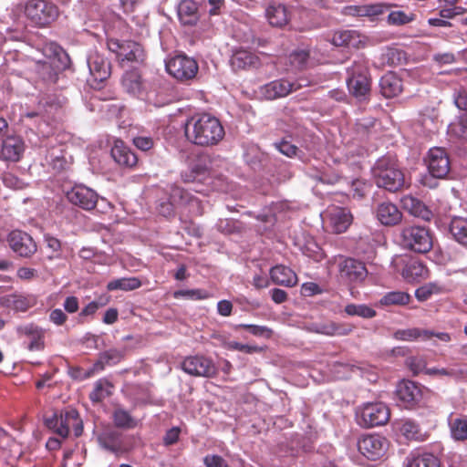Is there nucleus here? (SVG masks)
I'll return each mask as SVG.
<instances>
[{"instance_id": "nucleus-1", "label": "nucleus", "mask_w": 467, "mask_h": 467, "mask_svg": "<svg viewBox=\"0 0 467 467\" xmlns=\"http://www.w3.org/2000/svg\"><path fill=\"white\" fill-rule=\"evenodd\" d=\"M187 140L194 145L211 147L217 145L224 137L220 120L209 113L195 114L184 125Z\"/></svg>"}, {"instance_id": "nucleus-2", "label": "nucleus", "mask_w": 467, "mask_h": 467, "mask_svg": "<svg viewBox=\"0 0 467 467\" xmlns=\"http://www.w3.org/2000/svg\"><path fill=\"white\" fill-rule=\"evenodd\" d=\"M373 178L379 188L390 192L401 190L405 178L396 160L391 157H382L377 161L372 169Z\"/></svg>"}, {"instance_id": "nucleus-3", "label": "nucleus", "mask_w": 467, "mask_h": 467, "mask_svg": "<svg viewBox=\"0 0 467 467\" xmlns=\"http://www.w3.org/2000/svg\"><path fill=\"white\" fill-rule=\"evenodd\" d=\"M24 15L35 26H49L59 16L58 7L48 0H28L25 4Z\"/></svg>"}, {"instance_id": "nucleus-4", "label": "nucleus", "mask_w": 467, "mask_h": 467, "mask_svg": "<svg viewBox=\"0 0 467 467\" xmlns=\"http://www.w3.org/2000/svg\"><path fill=\"white\" fill-rule=\"evenodd\" d=\"M320 78L315 77H302L295 81L285 78H280L271 81L261 88V94L266 99H276L284 98L292 92L297 91L302 88L316 86L320 82Z\"/></svg>"}, {"instance_id": "nucleus-5", "label": "nucleus", "mask_w": 467, "mask_h": 467, "mask_svg": "<svg viewBox=\"0 0 467 467\" xmlns=\"http://www.w3.org/2000/svg\"><path fill=\"white\" fill-rule=\"evenodd\" d=\"M45 425L59 435L66 438L69 434L70 429L74 431L75 436L82 434L83 424L77 410L68 408L59 414L54 413L50 417L45 418Z\"/></svg>"}, {"instance_id": "nucleus-6", "label": "nucleus", "mask_w": 467, "mask_h": 467, "mask_svg": "<svg viewBox=\"0 0 467 467\" xmlns=\"http://www.w3.org/2000/svg\"><path fill=\"white\" fill-rule=\"evenodd\" d=\"M400 236L403 248L418 254H426L433 246L432 235L424 226H405L401 229Z\"/></svg>"}, {"instance_id": "nucleus-7", "label": "nucleus", "mask_w": 467, "mask_h": 467, "mask_svg": "<svg viewBox=\"0 0 467 467\" xmlns=\"http://www.w3.org/2000/svg\"><path fill=\"white\" fill-rule=\"evenodd\" d=\"M357 422L363 428H373L384 425L389 419V410L382 402L364 404L357 411Z\"/></svg>"}, {"instance_id": "nucleus-8", "label": "nucleus", "mask_w": 467, "mask_h": 467, "mask_svg": "<svg viewBox=\"0 0 467 467\" xmlns=\"http://www.w3.org/2000/svg\"><path fill=\"white\" fill-rule=\"evenodd\" d=\"M349 78L347 80L351 95L357 99L366 100L370 93V80L368 78V69L363 62H355L348 69Z\"/></svg>"}, {"instance_id": "nucleus-9", "label": "nucleus", "mask_w": 467, "mask_h": 467, "mask_svg": "<svg viewBox=\"0 0 467 467\" xmlns=\"http://www.w3.org/2000/svg\"><path fill=\"white\" fill-rule=\"evenodd\" d=\"M16 332L18 338L22 340V345L28 351L35 352L45 349L46 330L43 327L34 323H27L17 326Z\"/></svg>"}, {"instance_id": "nucleus-10", "label": "nucleus", "mask_w": 467, "mask_h": 467, "mask_svg": "<svg viewBox=\"0 0 467 467\" xmlns=\"http://www.w3.org/2000/svg\"><path fill=\"white\" fill-rule=\"evenodd\" d=\"M335 262L337 265L338 276L340 280L345 283H360L367 277V268L365 265L358 260L338 256L336 257Z\"/></svg>"}, {"instance_id": "nucleus-11", "label": "nucleus", "mask_w": 467, "mask_h": 467, "mask_svg": "<svg viewBox=\"0 0 467 467\" xmlns=\"http://www.w3.org/2000/svg\"><path fill=\"white\" fill-rule=\"evenodd\" d=\"M168 73L178 80L184 81L193 78L198 72L197 62L185 55H178L166 64Z\"/></svg>"}, {"instance_id": "nucleus-12", "label": "nucleus", "mask_w": 467, "mask_h": 467, "mask_svg": "<svg viewBox=\"0 0 467 467\" xmlns=\"http://www.w3.org/2000/svg\"><path fill=\"white\" fill-rule=\"evenodd\" d=\"M108 47L121 61L142 62L144 60V50L141 45L135 41L110 39Z\"/></svg>"}, {"instance_id": "nucleus-13", "label": "nucleus", "mask_w": 467, "mask_h": 467, "mask_svg": "<svg viewBox=\"0 0 467 467\" xmlns=\"http://www.w3.org/2000/svg\"><path fill=\"white\" fill-rule=\"evenodd\" d=\"M429 172L434 178L443 179L451 170V162L443 148H431L425 159Z\"/></svg>"}, {"instance_id": "nucleus-14", "label": "nucleus", "mask_w": 467, "mask_h": 467, "mask_svg": "<svg viewBox=\"0 0 467 467\" xmlns=\"http://www.w3.org/2000/svg\"><path fill=\"white\" fill-rule=\"evenodd\" d=\"M6 242L11 250L21 257L29 258L37 250L36 244L32 236L20 230L10 232Z\"/></svg>"}, {"instance_id": "nucleus-15", "label": "nucleus", "mask_w": 467, "mask_h": 467, "mask_svg": "<svg viewBox=\"0 0 467 467\" xmlns=\"http://www.w3.org/2000/svg\"><path fill=\"white\" fill-rule=\"evenodd\" d=\"M181 367L185 373L194 377L213 378L217 371L213 360L203 356L187 357Z\"/></svg>"}, {"instance_id": "nucleus-16", "label": "nucleus", "mask_w": 467, "mask_h": 467, "mask_svg": "<svg viewBox=\"0 0 467 467\" xmlns=\"http://www.w3.org/2000/svg\"><path fill=\"white\" fill-rule=\"evenodd\" d=\"M67 201L83 210L90 211L97 206L99 196L97 192L83 184H76L67 192Z\"/></svg>"}, {"instance_id": "nucleus-17", "label": "nucleus", "mask_w": 467, "mask_h": 467, "mask_svg": "<svg viewBox=\"0 0 467 467\" xmlns=\"http://www.w3.org/2000/svg\"><path fill=\"white\" fill-rule=\"evenodd\" d=\"M388 447L387 440L378 434L367 435L358 441L359 452L368 460H378L382 457Z\"/></svg>"}, {"instance_id": "nucleus-18", "label": "nucleus", "mask_w": 467, "mask_h": 467, "mask_svg": "<svg viewBox=\"0 0 467 467\" xmlns=\"http://www.w3.org/2000/svg\"><path fill=\"white\" fill-rule=\"evenodd\" d=\"M396 396L401 406L412 408L421 400L422 390L415 382L402 380L397 386Z\"/></svg>"}, {"instance_id": "nucleus-19", "label": "nucleus", "mask_w": 467, "mask_h": 467, "mask_svg": "<svg viewBox=\"0 0 467 467\" xmlns=\"http://www.w3.org/2000/svg\"><path fill=\"white\" fill-rule=\"evenodd\" d=\"M327 216L328 226L335 234L346 232L353 220V216L348 209L338 206L328 207Z\"/></svg>"}, {"instance_id": "nucleus-20", "label": "nucleus", "mask_w": 467, "mask_h": 467, "mask_svg": "<svg viewBox=\"0 0 467 467\" xmlns=\"http://www.w3.org/2000/svg\"><path fill=\"white\" fill-rule=\"evenodd\" d=\"M354 327L345 323H337L332 320L312 323L307 327L309 332L327 337H344L349 335Z\"/></svg>"}, {"instance_id": "nucleus-21", "label": "nucleus", "mask_w": 467, "mask_h": 467, "mask_svg": "<svg viewBox=\"0 0 467 467\" xmlns=\"http://www.w3.org/2000/svg\"><path fill=\"white\" fill-rule=\"evenodd\" d=\"M171 198L174 202L188 209L191 215L201 216L203 214L202 201L191 194L188 191L180 187H174L171 191Z\"/></svg>"}, {"instance_id": "nucleus-22", "label": "nucleus", "mask_w": 467, "mask_h": 467, "mask_svg": "<svg viewBox=\"0 0 467 467\" xmlns=\"http://www.w3.org/2000/svg\"><path fill=\"white\" fill-rule=\"evenodd\" d=\"M331 43L336 47H353L358 49L365 47L366 37L357 30H338L333 34Z\"/></svg>"}, {"instance_id": "nucleus-23", "label": "nucleus", "mask_w": 467, "mask_h": 467, "mask_svg": "<svg viewBox=\"0 0 467 467\" xmlns=\"http://www.w3.org/2000/svg\"><path fill=\"white\" fill-rule=\"evenodd\" d=\"M88 66L94 81L100 83L110 76V63L97 52L89 55Z\"/></svg>"}, {"instance_id": "nucleus-24", "label": "nucleus", "mask_w": 467, "mask_h": 467, "mask_svg": "<svg viewBox=\"0 0 467 467\" xmlns=\"http://www.w3.org/2000/svg\"><path fill=\"white\" fill-rule=\"evenodd\" d=\"M98 442L101 448L113 453L124 451L123 435L114 429H106L99 433Z\"/></svg>"}, {"instance_id": "nucleus-25", "label": "nucleus", "mask_w": 467, "mask_h": 467, "mask_svg": "<svg viewBox=\"0 0 467 467\" xmlns=\"http://www.w3.org/2000/svg\"><path fill=\"white\" fill-rule=\"evenodd\" d=\"M110 153L120 166L131 168L138 162L137 155L121 140H114Z\"/></svg>"}, {"instance_id": "nucleus-26", "label": "nucleus", "mask_w": 467, "mask_h": 467, "mask_svg": "<svg viewBox=\"0 0 467 467\" xmlns=\"http://www.w3.org/2000/svg\"><path fill=\"white\" fill-rule=\"evenodd\" d=\"M376 216L386 226H394L402 221V213L390 202H380L376 209Z\"/></svg>"}, {"instance_id": "nucleus-27", "label": "nucleus", "mask_w": 467, "mask_h": 467, "mask_svg": "<svg viewBox=\"0 0 467 467\" xmlns=\"http://www.w3.org/2000/svg\"><path fill=\"white\" fill-rule=\"evenodd\" d=\"M25 150L23 140L17 136H10L4 140L0 157L8 161H18Z\"/></svg>"}, {"instance_id": "nucleus-28", "label": "nucleus", "mask_w": 467, "mask_h": 467, "mask_svg": "<svg viewBox=\"0 0 467 467\" xmlns=\"http://www.w3.org/2000/svg\"><path fill=\"white\" fill-rule=\"evenodd\" d=\"M211 160L208 155H198L192 160L189 166V171L182 173V179L184 182H192L199 176L204 175L209 171Z\"/></svg>"}, {"instance_id": "nucleus-29", "label": "nucleus", "mask_w": 467, "mask_h": 467, "mask_svg": "<svg viewBox=\"0 0 467 467\" xmlns=\"http://www.w3.org/2000/svg\"><path fill=\"white\" fill-rule=\"evenodd\" d=\"M177 14L183 26H195L200 19L198 4L193 0H182L178 5Z\"/></svg>"}, {"instance_id": "nucleus-30", "label": "nucleus", "mask_w": 467, "mask_h": 467, "mask_svg": "<svg viewBox=\"0 0 467 467\" xmlns=\"http://www.w3.org/2000/svg\"><path fill=\"white\" fill-rule=\"evenodd\" d=\"M402 207L414 217L424 221H431L433 217L432 212L419 199L412 195H405L401 199Z\"/></svg>"}, {"instance_id": "nucleus-31", "label": "nucleus", "mask_w": 467, "mask_h": 467, "mask_svg": "<svg viewBox=\"0 0 467 467\" xmlns=\"http://www.w3.org/2000/svg\"><path fill=\"white\" fill-rule=\"evenodd\" d=\"M270 277L274 284L292 287L297 283L295 272L285 265H275L270 270Z\"/></svg>"}, {"instance_id": "nucleus-32", "label": "nucleus", "mask_w": 467, "mask_h": 467, "mask_svg": "<svg viewBox=\"0 0 467 467\" xmlns=\"http://www.w3.org/2000/svg\"><path fill=\"white\" fill-rule=\"evenodd\" d=\"M265 16L273 26L283 27L290 20V13L282 4H272L265 10Z\"/></svg>"}, {"instance_id": "nucleus-33", "label": "nucleus", "mask_w": 467, "mask_h": 467, "mask_svg": "<svg viewBox=\"0 0 467 467\" xmlns=\"http://www.w3.org/2000/svg\"><path fill=\"white\" fill-rule=\"evenodd\" d=\"M379 88L385 98H394L402 91V81L393 72H388L381 77Z\"/></svg>"}, {"instance_id": "nucleus-34", "label": "nucleus", "mask_w": 467, "mask_h": 467, "mask_svg": "<svg viewBox=\"0 0 467 467\" xmlns=\"http://www.w3.org/2000/svg\"><path fill=\"white\" fill-rule=\"evenodd\" d=\"M230 63L234 70H243L255 67L259 64V59L254 53L239 49L233 54Z\"/></svg>"}, {"instance_id": "nucleus-35", "label": "nucleus", "mask_w": 467, "mask_h": 467, "mask_svg": "<svg viewBox=\"0 0 467 467\" xmlns=\"http://www.w3.org/2000/svg\"><path fill=\"white\" fill-rule=\"evenodd\" d=\"M428 273L427 267L420 261L416 259L409 260L401 271L402 277L410 283L426 278Z\"/></svg>"}, {"instance_id": "nucleus-36", "label": "nucleus", "mask_w": 467, "mask_h": 467, "mask_svg": "<svg viewBox=\"0 0 467 467\" xmlns=\"http://www.w3.org/2000/svg\"><path fill=\"white\" fill-rule=\"evenodd\" d=\"M122 87L130 95L140 97L144 91L140 74L136 70L126 72L122 77Z\"/></svg>"}, {"instance_id": "nucleus-37", "label": "nucleus", "mask_w": 467, "mask_h": 467, "mask_svg": "<svg viewBox=\"0 0 467 467\" xmlns=\"http://www.w3.org/2000/svg\"><path fill=\"white\" fill-rule=\"evenodd\" d=\"M114 426L119 429L130 430L138 426L139 420L122 407H117L112 412Z\"/></svg>"}, {"instance_id": "nucleus-38", "label": "nucleus", "mask_w": 467, "mask_h": 467, "mask_svg": "<svg viewBox=\"0 0 467 467\" xmlns=\"http://www.w3.org/2000/svg\"><path fill=\"white\" fill-rule=\"evenodd\" d=\"M113 385L107 379H100L94 384L93 390L89 394L92 402H100L106 398L111 396Z\"/></svg>"}, {"instance_id": "nucleus-39", "label": "nucleus", "mask_w": 467, "mask_h": 467, "mask_svg": "<svg viewBox=\"0 0 467 467\" xmlns=\"http://www.w3.org/2000/svg\"><path fill=\"white\" fill-rule=\"evenodd\" d=\"M410 301V296L402 291H392L385 294L379 301V305L382 306H406Z\"/></svg>"}, {"instance_id": "nucleus-40", "label": "nucleus", "mask_w": 467, "mask_h": 467, "mask_svg": "<svg viewBox=\"0 0 467 467\" xmlns=\"http://www.w3.org/2000/svg\"><path fill=\"white\" fill-rule=\"evenodd\" d=\"M449 231L458 243L467 245V219L453 218L451 221Z\"/></svg>"}, {"instance_id": "nucleus-41", "label": "nucleus", "mask_w": 467, "mask_h": 467, "mask_svg": "<svg viewBox=\"0 0 467 467\" xmlns=\"http://www.w3.org/2000/svg\"><path fill=\"white\" fill-rule=\"evenodd\" d=\"M125 356V351L110 348L99 354L98 361L95 363V367L103 369L106 365H115L120 362Z\"/></svg>"}, {"instance_id": "nucleus-42", "label": "nucleus", "mask_w": 467, "mask_h": 467, "mask_svg": "<svg viewBox=\"0 0 467 467\" xmlns=\"http://www.w3.org/2000/svg\"><path fill=\"white\" fill-rule=\"evenodd\" d=\"M141 286V282L137 277H122L111 280L107 285L109 291L122 290L132 291Z\"/></svg>"}, {"instance_id": "nucleus-43", "label": "nucleus", "mask_w": 467, "mask_h": 467, "mask_svg": "<svg viewBox=\"0 0 467 467\" xmlns=\"http://www.w3.org/2000/svg\"><path fill=\"white\" fill-rule=\"evenodd\" d=\"M407 467H440V462L431 453H422L413 456L408 462Z\"/></svg>"}, {"instance_id": "nucleus-44", "label": "nucleus", "mask_w": 467, "mask_h": 467, "mask_svg": "<svg viewBox=\"0 0 467 467\" xmlns=\"http://www.w3.org/2000/svg\"><path fill=\"white\" fill-rule=\"evenodd\" d=\"M344 311L348 316H357L363 318H373L377 315L376 311L372 307L365 304H348L345 306Z\"/></svg>"}, {"instance_id": "nucleus-45", "label": "nucleus", "mask_w": 467, "mask_h": 467, "mask_svg": "<svg viewBox=\"0 0 467 467\" xmlns=\"http://www.w3.org/2000/svg\"><path fill=\"white\" fill-rule=\"evenodd\" d=\"M451 433L454 440L464 441L467 439V419H455L451 423Z\"/></svg>"}, {"instance_id": "nucleus-46", "label": "nucleus", "mask_w": 467, "mask_h": 467, "mask_svg": "<svg viewBox=\"0 0 467 467\" xmlns=\"http://www.w3.org/2000/svg\"><path fill=\"white\" fill-rule=\"evenodd\" d=\"M173 297H184L190 300H203L210 297V293L204 289L177 290L173 293Z\"/></svg>"}, {"instance_id": "nucleus-47", "label": "nucleus", "mask_w": 467, "mask_h": 467, "mask_svg": "<svg viewBox=\"0 0 467 467\" xmlns=\"http://www.w3.org/2000/svg\"><path fill=\"white\" fill-rule=\"evenodd\" d=\"M441 292V286L436 283H428L421 285L415 291V296L419 301L428 300L433 294Z\"/></svg>"}, {"instance_id": "nucleus-48", "label": "nucleus", "mask_w": 467, "mask_h": 467, "mask_svg": "<svg viewBox=\"0 0 467 467\" xmlns=\"http://www.w3.org/2000/svg\"><path fill=\"white\" fill-rule=\"evenodd\" d=\"M309 51L305 49L295 50L289 56L290 64L296 69H303L307 66Z\"/></svg>"}, {"instance_id": "nucleus-49", "label": "nucleus", "mask_w": 467, "mask_h": 467, "mask_svg": "<svg viewBox=\"0 0 467 467\" xmlns=\"http://www.w3.org/2000/svg\"><path fill=\"white\" fill-rule=\"evenodd\" d=\"M413 20V14H406L403 11H393L388 16V23L392 26H402Z\"/></svg>"}, {"instance_id": "nucleus-50", "label": "nucleus", "mask_w": 467, "mask_h": 467, "mask_svg": "<svg viewBox=\"0 0 467 467\" xmlns=\"http://www.w3.org/2000/svg\"><path fill=\"white\" fill-rule=\"evenodd\" d=\"M400 431L406 438L410 440H420L421 433L419 426L412 420H406L402 423Z\"/></svg>"}, {"instance_id": "nucleus-51", "label": "nucleus", "mask_w": 467, "mask_h": 467, "mask_svg": "<svg viewBox=\"0 0 467 467\" xmlns=\"http://www.w3.org/2000/svg\"><path fill=\"white\" fill-rule=\"evenodd\" d=\"M403 57L404 53L394 47H387L382 54L383 61H386L390 66L400 64Z\"/></svg>"}, {"instance_id": "nucleus-52", "label": "nucleus", "mask_w": 467, "mask_h": 467, "mask_svg": "<svg viewBox=\"0 0 467 467\" xmlns=\"http://www.w3.org/2000/svg\"><path fill=\"white\" fill-rule=\"evenodd\" d=\"M423 330L419 328H409L403 330H398L395 332L394 336L397 339L411 341L415 340L419 337L423 338Z\"/></svg>"}, {"instance_id": "nucleus-53", "label": "nucleus", "mask_w": 467, "mask_h": 467, "mask_svg": "<svg viewBox=\"0 0 467 467\" xmlns=\"http://www.w3.org/2000/svg\"><path fill=\"white\" fill-rule=\"evenodd\" d=\"M2 182L6 187L14 190H21L26 186L22 180L11 172H4L2 174Z\"/></svg>"}, {"instance_id": "nucleus-54", "label": "nucleus", "mask_w": 467, "mask_h": 467, "mask_svg": "<svg viewBox=\"0 0 467 467\" xmlns=\"http://www.w3.org/2000/svg\"><path fill=\"white\" fill-rule=\"evenodd\" d=\"M390 6V5L383 3L367 5L366 17H368L370 20H374L376 17L382 15Z\"/></svg>"}, {"instance_id": "nucleus-55", "label": "nucleus", "mask_w": 467, "mask_h": 467, "mask_svg": "<svg viewBox=\"0 0 467 467\" xmlns=\"http://www.w3.org/2000/svg\"><path fill=\"white\" fill-rule=\"evenodd\" d=\"M275 147L282 154L289 158L295 157L298 151V148L296 145L292 144L290 141H287L285 140H282L279 142H275Z\"/></svg>"}, {"instance_id": "nucleus-56", "label": "nucleus", "mask_w": 467, "mask_h": 467, "mask_svg": "<svg viewBox=\"0 0 467 467\" xmlns=\"http://www.w3.org/2000/svg\"><path fill=\"white\" fill-rule=\"evenodd\" d=\"M407 365L413 372V374L417 375L421 372L425 373V370L428 369L426 367V361L422 358L419 357H410L407 359Z\"/></svg>"}, {"instance_id": "nucleus-57", "label": "nucleus", "mask_w": 467, "mask_h": 467, "mask_svg": "<svg viewBox=\"0 0 467 467\" xmlns=\"http://www.w3.org/2000/svg\"><path fill=\"white\" fill-rule=\"evenodd\" d=\"M239 327L249 330L250 333H252L254 336H256V337H270L273 333L270 328H268L267 327H264V326L241 324V325H239Z\"/></svg>"}, {"instance_id": "nucleus-58", "label": "nucleus", "mask_w": 467, "mask_h": 467, "mask_svg": "<svg viewBox=\"0 0 467 467\" xmlns=\"http://www.w3.org/2000/svg\"><path fill=\"white\" fill-rule=\"evenodd\" d=\"M425 374L429 376H443L450 378H458L461 375V371L454 368H431L425 370Z\"/></svg>"}, {"instance_id": "nucleus-59", "label": "nucleus", "mask_w": 467, "mask_h": 467, "mask_svg": "<svg viewBox=\"0 0 467 467\" xmlns=\"http://www.w3.org/2000/svg\"><path fill=\"white\" fill-rule=\"evenodd\" d=\"M454 103L461 110H467V90L461 87L454 91Z\"/></svg>"}, {"instance_id": "nucleus-60", "label": "nucleus", "mask_w": 467, "mask_h": 467, "mask_svg": "<svg viewBox=\"0 0 467 467\" xmlns=\"http://www.w3.org/2000/svg\"><path fill=\"white\" fill-rule=\"evenodd\" d=\"M203 464L206 467H229L227 462L220 455L208 454L203 458Z\"/></svg>"}, {"instance_id": "nucleus-61", "label": "nucleus", "mask_w": 467, "mask_h": 467, "mask_svg": "<svg viewBox=\"0 0 467 467\" xmlns=\"http://www.w3.org/2000/svg\"><path fill=\"white\" fill-rule=\"evenodd\" d=\"M302 251H304L307 256H313L316 260H320L322 257L320 253L321 248L314 241H308L304 247H302Z\"/></svg>"}, {"instance_id": "nucleus-62", "label": "nucleus", "mask_w": 467, "mask_h": 467, "mask_svg": "<svg viewBox=\"0 0 467 467\" xmlns=\"http://www.w3.org/2000/svg\"><path fill=\"white\" fill-rule=\"evenodd\" d=\"M181 430L178 427H173L167 431L163 437V443L167 446L176 443L179 440Z\"/></svg>"}, {"instance_id": "nucleus-63", "label": "nucleus", "mask_w": 467, "mask_h": 467, "mask_svg": "<svg viewBox=\"0 0 467 467\" xmlns=\"http://www.w3.org/2000/svg\"><path fill=\"white\" fill-rule=\"evenodd\" d=\"M49 319L55 325L61 326L67 321V316L60 308H56L50 312Z\"/></svg>"}, {"instance_id": "nucleus-64", "label": "nucleus", "mask_w": 467, "mask_h": 467, "mask_svg": "<svg viewBox=\"0 0 467 467\" xmlns=\"http://www.w3.org/2000/svg\"><path fill=\"white\" fill-rule=\"evenodd\" d=\"M134 145L143 150H149L153 146V140L150 137H136L133 139Z\"/></svg>"}]
</instances>
